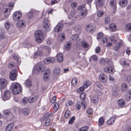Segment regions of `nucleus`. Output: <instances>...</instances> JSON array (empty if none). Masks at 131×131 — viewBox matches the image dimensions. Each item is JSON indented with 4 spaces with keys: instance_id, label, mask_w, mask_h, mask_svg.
<instances>
[{
    "instance_id": "obj_1",
    "label": "nucleus",
    "mask_w": 131,
    "mask_h": 131,
    "mask_svg": "<svg viewBox=\"0 0 131 131\" xmlns=\"http://www.w3.org/2000/svg\"><path fill=\"white\" fill-rule=\"evenodd\" d=\"M10 87L12 89V92L14 94H17L20 93L22 90L21 85L17 82L12 83Z\"/></svg>"
},
{
    "instance_id": "obj_2",
    "label": "nucleus",
    "mask_w": 131,
    "mask_h": 131,
    "mask_svg": "<svg viewBox=\"0 0 131 131\" xmlns=\"http://www.w3.org/2000/svg\"><path fill=\"white\" fill-rule=\"evenodd\" d=\"M45 68V67L44 64L41 62L38 63L34 67L32 73L34 74L39 73V71H43Z\"/></svg>"
},
{
    "instance_id": "obj_3",
    "label": "nucleus",
    "mask_w": 131,
    "mask_h": 131,
    "mask_svg": "<svg viewBox=\"0 0 131 131\" xmlns=\"http://www.w3.org/2000/svg\"><path fill=\"white\" fill-rule=\"evenodd\" d=\"M85 6L84 5H83L78 7V9L80 10L79 14L80 20L84 18L87 14L86 9Z\"/></svg>"
},
{
    "instance_id": "obj_4",
    "label": "nucleus",
    "mask_w": 131,
    "mask_h": 131,
    "mask_svg": "<svg viewBox=\"0 0 131 131\" xmlns=\"http://www.w3.org/2000/svg\"><path fill=\"white\" fill-rule=\"evenodd\" d=\"M36 41L38 43H41L43 41L44 37L42 32L40 30L36 31L35 34Z\"/></svg>"
},
{
    "instance_id": "obj_5",
    "label": "nucleus",
    "mask_w": 131,
    "mask_h": 131,
    "mask_svg": "<svg viewBox=\"0 0 131 131\" xmlns=\"http://www.w3.org/2000/svg\"><path fill=\"white\" fill-rule=\"evenodd\" d=\"M11 12V10L9 8H6L4 10L2 15V18L1 21L5 20L8 18V16L10 14Z\"/></svg>"
},
{
    "instance_id": "obj_6",
    "label": "nucleus",
    "mask_w": 131,
    "mask_h": 131,
    "mask_svg": "<svg viewBox=\"0 0 131 131\" xmlns=\"http://www.w3.org/2000/svg\"><path fill=\"white\" fill-rule=\"evenodd\" d=\"M50 21L47 18H45L44 19L43 25L45 31H47L50 30Z\"/></svg>"
},
{
    "instance_id": "obj_7",
    "label": "nucleus",
    "mask_w": 131,
    "mask_h": 131,
    "mask_svg": "<svg viewBox=\"0 0 131 131\" xmlns=\"http://www.w3.org/2000/svg\"><path fill=\"white\" fill-rule=\"evenodd\" d=\"M17 76V70L15 69L12 70L10 72L9 77L10 79L13 81H15Z\"/></svg>"
},
{
    "instance_id": "obj_8",
    "label": "nucleus",
    "mask_w": 131,
    "mask_h": 131,
    "mask_svg": "<svg viewBox=\"0 0 131 131\" xmlns=\"http://www.w3.org/2000/svg\"><path fill=\"white\" fill-rule=\"evenodd\" d=\"M95 26L92 24H90L85 26V30L88 32H93L95 30Z\"/></svg>"
},
{
    "instance_id": "obj_9",
    "label": "nucleus",
    "mask_w": 131,
    "mask_h": 131,
    "mask_svg": "<svg viewBox=\"0 0 131 131\" xmlns=\"http://www.w3.org/2000/svg\"><path fill=\"white\" fill-rule=\"evenodd\" d=\"M50 74V72L49 69H46L45 71L43 76V80L44 81H47L49 80Z\"/></svg>"
},
{
    "instance_id": "obj_10",
    "label": "nucleus",
    "mask_w": 131,
    "mask_h": 131,
    "mask_svg": "<svg viewBox=\"0 0 131 131\" xmlns=\"http://www.w3.org/2000/svg\"><path fill=\"white\" fill-rule=\"evenodd\" d=\"M50 115H44L43 117L41 119V121H45V125L46 126H48L50 122V119L48 118Z\"/></svg>"
},
{
    "instance_id": "obj_11",
    "label": "nucleus",
    "mask_w": 131,
    "mask_h": 131,
    "mask_svg": "<svg viewBox=\"0 0 131 131\" xmlns=\"http://www.w3.org/2000/svg\"><path fill=\"white\" fill-rule=\"evenodd\" d=\"M22 17V14L21 12L16 11L14 13L13 16V19L15 21H18Z\"/></svg>"
},
{
    "instance_id": "obj_12",
    "label": "nucleus",
    "mask_w": 131,
    "mask_h": 131,
    "mask_svg": "<svg viewBox=\"0 0 131 131\" xmlns=\"http://www.w3.org/2000/svg\"><path fill=\"white\" fill-rule=\"evenodd\" d=\"M7 84V80L4 78H1L0 80V88L1 89H4Z\"/></svg>"
},
{
    "instance_id": "obj_13",
    "label": "nucleus",
    "mask_w": 131,
    "mask_h": 131,
    "mask_svg": "<svg viewBox=\"0 0 131 131\" xmlns=\"http://www.w3.org/2000/svg\"><path fill=\"white\" fill-rule=\"evenodd\" d=\"M26 23L25 21L22 19L18 21L16 23L17 27L20 28H24L26 25Z\"/></svg>"
},
{
    "instance_id": "obj_14",
    "label": "nucleus",
    "mask_w": 131,
    "mask_h": 131,
    "mask_svg": "<svg viewBox=\"0 0 131 131\" xmlns=\"http://www.w3.org/2000/svg\"><path fill=\"white\" fill-rule=\"evenodd\" d=\"M38 11L36 10H33L29 12L27 14V16L29 19H31L35 15L37 14Z\"/></svg>"
},
{
    "instance_id": "obj_15",
    "label": "nucleus",
    "mask_w": 131,
    "mask_h": 131,
    "mask_svg": "<svg viewBox=\"0 0 131 131\" xmlns=\"http://www.w3.org/2000/svg\"><path fill=\"white\" fill-rule=\"evenodd\" d=\"M80 98L82 100V104L84 109H85L86 106V104L84 100L85 99L86 94L85 93H82L80 95Z\"/></svg>"
},
{
    "instance_id": "obj_16",
    "label": "nucleus",
    "mask_w": 131,
    "mask_h": 131,
    "mask_svg": "<svg viewBox=\"0 0 131 131\" xmlns=\"http://www.w3.org/2000/svg\"><path fill=\"white\" fill-rule=\"evenodd\" d=\"M10 92L8 90H7L5 92L3 96H2L3 100L4 101L8 100L10 99Z\"/></svg>"
},
{
    "instance_id": "obj_17",
    "label": "nucleus",
    "mask_w": 131,
    "mask_h": 131,
    "mask_svg": "<svg viewBox=\"0 0 131 131\" xmlns=\"http://www.w3.org/2000/svg\"><path fill=\"white\" fill-rule=\"evenodd\" d=\"M100 81L103 83H106L107 80V78L106 75L103 74L100 75L99 77Z\"/></svg>"
},
{
    "instance_id": "obj_18",
    "label": "nucleus",
    "mask_w": 131,
    "mask_h": 131,
    "mask_svg": "<svg viewBox=\"0 0 131 131\" xmlns=\"http://www.w3.org/2000/svg\"><path fill=\"white\" fill-rule=\"evenodd\" d=\"M63 27V25L62 23H58L54 28V31L56 32H59L61 30Z\"/></svg>"
},
{
    "instance_id": "obj_19",
    "label": "nucleus",
    "mask_w": 131,
    "mask_h": 131,
    "mask_svg": "<svg viewBox=\"0 0 131 131\" xmlns=\"http://www.w3.org/2000/svg\"><path fill=\"white\" fill-rule=\"evenodd\" d=\"M110 5L111 6V7L113 9V13H114L116 11V2L115 0L111 1L110 3Z\"/></svg>"
},
{
    "instance_id": "obj_20",
    "label": "nucleus",
    "mask_w": 131,
    "mask_h": 131,
    "mask_svg": "<svg viewBox=\"0 0 131 131\" xmlns=\"http://www.w3.org/2000/svg\"><path fill=\"white\" fill-rule=\"evenodd\" d=\"M117 117V116L116 115H114L111 117L107 121V124L110 125L113 124L114 123Z\"/></svg>"
},
{
    "instance_id": "obj_21",
    "label": "nucleus",
    "mask_w": 131,
    "mask_h": 131,
    "mask_svg": "<svg viewBox=\"0 0 131 131\" xmlns=\"http://www.w3.org/2000/svg\"><path fill=\"white\" fill-rule=\"evenodd\" d=\"M114 71V68L112 67H106L104 69V71L106 73H112Z\"/></svg>"
},
{
    "instance_id": "obj_22",
    "label": "nucleus",
    "mask_w": 131,
    "mask_h": 131,
    "mask_svg": "<svg viewBox=\"0 0 131 131\" xmlns=\"http://www.w3.org/2000/svg\"><path fill=\"white\" fill-rule=\"evenodd\" d=\"M118 106L121 108H122L125 104V102L124 100L121 99L118 100L117 101Z\"/></svg>"
},
{
    "instance_id": "obj_23",
    "label": "nucleus",
    "mask_w": 131,
    "mask_h": 131,
    "mask_svg": "<svg viewBox=\"0 0 131 131\" xmlns=\"http://www.w3.org/2000/svg\"><path fill=\"white\" fill-rule=\"evenodd\" d=\"M128 3L127 0H120L119 2V4L122 7H124L126 6Z\"/></svg>"
},
{
    "instance_id": "obj_24",
    "label": "nucleus",
    "mask_w": 131,
    "mask_h": 131,
    "mask_svg": "<svg viewBox=\"0 0 131 131\" xmlns=\"http://www.w3.org/2000/svg\"><path fill=\"white\" fill-rule=\"evenodd\" d=\"M78 82V79L75 77L72 78L71 82V84L72 87H76Z\"/></svg>"
},
{
    "instance_id": "obj_25",
    "label": "nucleus",
    "mask_w": 131,
    "mask_h": 131,
    "mask_svg": "<svg viewBox=\"0 0 131 131\" xmlns=\"http://www.w3.org/2000/svg\"><path fill=\"white\" fill-rule=\"evenodd\" d=\"M57 61L59 62H61L63 61V55L62 53H59L57 56Z\"/></svg>"
},
{
    "instance_id": "obj_26",
    "label": "nucleus",
    "mask_w": 131,
    "mask_h": 131,
    "mask_svg": "<svg viewBox=\"0 0 131 131\" xmlns=\"http://www.w3.org/2000/svg\"><path fill=\"white\" fill-rule=\"evenodd\" d=\"M125 99L127 101H130L131 99V90L128 91L126 93Z\"/></svg>"
},
{
    "instance_id": "obj_27",
    "label": "nucleus",
    "mask_w": 131,
    "mask_h": 131,
    "mask_svg": "<svg viewBox=\"0 0 131 131\" xmlns=\"http://www.w3.org/2000/svg\"><path fill=\"white\" fill-rule=\"evenodd\" d=\"M37 98L36 96H31L28 99V101L29 103H32L35 102Z\"/></svg>"
},
{
    "instance_id": "obj_28",
    "label": "nucleus",
    "mask_w": 131,
    "mask_h": 131,
    "mask_svg": "<svg viewBox=\"0 0 131 131\" xmlns=\"http://www.w3.org/2000/svg\"><path fill=\"white\" fill-rule=\"evenodd\" d=\"M122 43L121 42H118L114 47V50L115 51H118L122 46Z\"/></svg>"
},
{
    "instance_id": "obj_29",
    "label": "nucleus",
    "mask_w": 131,
    "mask_h": 131,
    "mask_svg": "<svg viewBox=\"0 0 131 131\" xmlns=\"http://www.w3.org/2000/svg\"><path fill=\"white\" fill-rule=\"evenodd\" d=\"M99 100V99L96 95H94L91 98V101L94 103H96Z\"/></svg>"
},
{
    "instance_id": "obj_30",
    "label": "nucleus",
    "mask_w": 131,
    "mask_h": 131,
    "mask_svg": "<svg viewBox=\"0 0 131 131\" xmlns=\"http://www.w3.org/2000/svg\"><path fill=\"white\" fill-rule=\"evenodd\" d=\"M14 123H12L8 124L7 126L6 130V131H10L11 130L12 128L14 126Z\"/></svg>"
},
{
    "instance_id": "obj_31",
    "label": "nucleus",
    "mask_w": 131,
    "mask_h": 131,
    "mask_svg": "<svg viewBox=\"0 0 131 131\" xmlns=\"http://www.w3.org/2000/svg\"><path fill=\"white\" fill-rule=\"evenodd\" d=\"M128 89L127 84L125 83L122 84V85L121 90L122 91L124 92L126 90Z\"/></svg>"
},
{
    "instance_id": "obj_32",
    "label": "nucleus",
    "mask_w": 131,
    "mask_h": 131,
    "mask_svg": "<svg viewBox=\"0 0 131 131\" xmlns=\"http://www.w3.org/2000/svg\"><path fill=\"white\" fill-rule=\"evenodd\" d=\"M65 39V34L64 33L59 34L58 35V39H61V41L64 40Z\"/></svg>"
},
{
    "instance_id": "obj_33",
    "label": "nucleus",
    "mask_w": 131,
    "mask_h": 131,
    "mask_svg": "<svg viewBox=\"0 0 131 131\" xmlns=\"http://www.w3.org/2000/svg\"><path fill=\"white\" fill-rule=\"evenodd\" d=\"M91 84V82L89 80H86L84 82L83 86L85 88H87L88 86Z\"/></svg>"
},
{
    "instance_id": "obj_34",
    "label": "nucleus",
    "mask_w": 131,
    "mask_h": 131,
    "mask_svg": "<svg viewBox=\"0 0 131 131\" xmlns=\"http://www.w3.org/2000/svg\"><path fill=\"white\" fill-rule=\"evenodd\" d=\"M72 42L70 41H68L67 44L65 45V48L67 50H69L70 48Z\"/></svg>"
},
{
    "instance_id": "obj_35",
    "label": "nucleus",
    "mask_w": 131,
    "mask_h": 131,
    "mask_svg": "<svg viewBox=\"0 0 131 131\" xmlns=\"http://www.w3.org/2000/svg\"><path fill=\"white\" fill-rule=\"evenodd\" d=\"M103 2L102 0H97L96 3V7L97 6L99 7H102L103 6Z\"/></svg>"
},
{
    "instance_id": "obj_36",
    "label": "nucleus",
    "mask_w": 131,
    "mask_h": 131,
    "mask_svg": "<svg viewBox=\"0 0 131 131\" xmlns=\"http://www.w3.org/2000/svg\"><path fill=\"white\" fill-rule=\"evenodd\" d=\"M125 29L127 31H130L131 30V23H128L125 25Z\"/></svg>"
},
{
    "instance_id": "obj_37",
    "label": "nucleus",
    "mask_w": 131,
    "mask_h": 131,
    "mask_svg": "<svg viewBox=\"0 0 131 131\" xmlns=\"http://www.w3.org/2000/svg\"><path fill=\"white\" fill-rule=\"evenodd\" d=\"M109 28L110 29L113 31H115L116 29V27L113 24H112L109 25Z\"/></svg>"
},
{
    "instance_id": "obj_38",
    "label": "nucleus",
    "mask_w": 131,
    "mask_h": 131,
    "mask_svg": "<svg viewBox=\"0 0 131 131\" xmlns=\"http://www.w3.org/2000/svg\"><path fill=\"white\" fill-rule=\"evenodd\" d=\"M116 88L117 89L115 91V90H114L113 92V94L114 96L116 97H118L119 96V93L118 91L119 87H116Z\"/></svg>"
},
{
    "instance_id": "obj_39",
    "label": "nucleus",
    "mask_w": 131,
    "mask_h": 131,
    "mask_svg": "<svg viewBox=\"0 0 131 131\" xmlns=\"http://www.w3.org/2000/svg\"><path fill=\"white\" fill-rule=\"evenodd\" d=\"M27 86L29 87L31 85V82L30 79H27L24 83Z\"/></svg>"
},
{
    "instance_id": "obj_40",
    "label": "nucleus",
    "mask_w": 131,
    "mask_h": 131,
    "mask_svg": "<svg viewBox=\"0 0 131 131\" xmlns=\"http://www.w3.org/2000/svg\"><path fill=\"white\" fill-rule=\"evenodd\" d=\"M79 36V35L78 34H74L71 36L70 39L72 40L75 41L78 38Z\"/></svg>"
},
{
    "instance_id": "obj_41",
    "label": "nucleus",
    "mask_w": 131,
    "mask_h": 131,
    "mask_svg": "<svg viewBox=\"0 0 131 131\" xmlns=\"http://www.w3.org/2000/svg\"><path fill=\"white\" fill-rule=\"evenodd\" d=\"M81 45L82 47L85 48H88L89 47L88 44L84 41H82Z\"/></svg>"
},
{
    "instance_id": "obj_42",
    "label": "nucleus",
    "mask_w": 131,
    "mask_h": 131,
    "mask_svg": "<svg viewBox=\"0 0 131 131\" xmlns=\"http://www.w3.org/2000/svg\"><path fill=\"white\" fill-rule=\"evenodd\" d=\"M60 71V70L59 68L58 67L56 68L54 70L53 73L55 75H57L59 74Z\"/></svg>"
},
{
    "instance_id": "obj_43",
    "label": "nucleus",
    "mask_w": 131,
    "mask_h": 131,
    "mask_svg": "<svg viewBox=\"0 0 131 131\" xmlns=\"http://www.w3.org/2000/svg\"><path fill=\"white\" fill-rule=\"evenodd\" d=\"M41 52L39 51H37L36 52H35L33 56V57L34 58H36L39 56H41Z\"/></svg>"
},
{
    "instance_id": "obj_44",
    "label": "nucleus",
    "mask_w": 131,
    "mask_h": 131,
    "mask_svg": "<svg viewBox=\"0 0 131 131\" xmlns=\"http://www.w3.org/2000/svg\"><path fill=\"white\" fill-rule=\"evenodd\" d=\"M73 103L74 102L72 101L69 100L66 102V105L67 107H69L72 105Z\"/></svg>"
},
{
    "instance_id": "obj_45",
    "label": "nucleus",
    "mask_w": 131,
    "mask_h": 131,
    "mask_svg": "<svg viewBox=\"0 0 131 131\" xmlns=\"http://www.w3.org/2000/svg\"><path fill=\"white\" fill-rule=\"evenodd\" d=\"M110 18L109 16L106 17L105 18V23L106 24H108L110 23Z\"/></svg>"
},
{
    "instance_id": "obj_46",
    "label": "nucleus",
    "mask_w": 131,
    "mask_h": 131,
    "mask_svg": "<svg viewBox=\"0 0 131 131\" xmlns=\"http://www.w3.org/2000/svg\"><path fill=\"white\" fill-rule=\"evenodd\" d=\"M89 129V127L87 126H85L80 128L79 131H87Z\"/></svg>"
},
{
    "instance_id": "obj_47",
    "label": "nucleus",
    "mask_w": 131,
    "mask_h": 131,
    "mask_svg": "<svg viewBox=\"0 0 131 131\" xmlns=\"http://www.w3.org/2000/svg\"><path fill=\"white\" fill-rule=\"evenodd\" d=\"M10 26V23L8 22H7L5 24V28L7 30H8L9 29Z\"/></svg>"
},
{
    "instance_id": "obj_48",
    "label": "nucleus",
    "mask_w": 131,
    "mask_h": 131,
    "mask_svg": "<svg viewBox=\"0 0 131 131\" xmlns=\"http://www.w3.org/2000/svg\"><path fill=\"white\" fill-rule=\"evenodd\" d=\"M95 84L96 86L101 89V90L103 89V87L101 85L99 82H96L95 83Z\"/></svg>"
},
{
    "instance_id": "obj_49",
    "label": "nucleus",
    "mask_w": 131,
    "mask_h": 131,
    "mask_svg": "<svg viewBox=\"0 0 131 131\" xmlns=\"http://www.w3.org/2000/svg\"><path fill=\"white\" fill-rule=\"evenodd\" d=\"M75 11L74 10H71L69 17V18H72L74 16L75 14Z\"/></svg>"
},
{
    "instance_id": "obj_50",
    "label": "nucleus",
    "mask_w": 131,
    "mask_h": 131,
    "mask_svg": "<svg viewBox=\"0 0 131 131\" xmlns=\"http://www.w3.org/2000/svg\"><path fill=\"white\" fill-rule=\"evenodd\" d=\"M82 104V103H81L80 101H79L78 102L77 104L76 105V108L77 110H80Z\"/></svg>"
},
{
    "instance_id": "obj_51",
    "label": "nucleus",
    "mask_w": 131,
    "mask_h": 131,
    "mask_svg": "<svg viewBox=\"0 0 131 131\" xmlns=\"http://www.w3.org/2000/svg\"><path fill=\"white\" fill-rule=\"evenodd\" d=\"M59 107V104L58 103H56L54 107V111L55 112H56Z\"/></svg>"
},
{
    "instance_id": "obj_52",
    "label": "nucleus",
    "mask_w": 131,
    "mask_h": 131,
    "mask_svg": "<svg viewBox=\"0 0 131 131\" xmlns=\"http://www.w3.org/2000/svg\"><path fill=\"white\" fill-rule=\"evenodd\" d=\"M106 61L107 63V65L109 66L112 67L113 65V63H112L110 59H106Z\"/></svg>"
},
{
    "instance_id": "obj_53",
    "label": "nucleus",
    "mask_w": 131,
    "mask_h": 131,
    "mask_svg": "<svg viewBox=\"0 0 131 131\" xmlns=\"http://www.w3.org/2000/svg\"><path fill=\"white\" fill-rule=\"evenodd\" d=\"M22 112L24 115H27L28 114L29 111L27 109L24 108L22 110Z\"/></svg>"
},
{
    "instance_id": "obj_54",
    "label": "nucleus",
    "mask_w": 131,
    "mask_h": 131,
    "mask_svg": "<svg viewBox=\"0 0 131 131\" xmlns=\"http://www.w3.org/2000/svg\"><path fill=\"white\" fill-rule=\"evenodd\" d=\"M99 122L100 125H102L104 123V120L103 118L102 117L100 118L99 120Z\"/></svg>"
},
{
    "instance_id": "obj_55",
    "label": "nucleus",
    "mask_w": 131,
    "mask_h": 131,
    "mask_svg": "<svg viewBox=\"0 0 131 131\" xmlns=\"http://www.w3.org/2000/svg\"><path fill=\"white\" fill-rule=\"evenodd\" d=\"M103 36V34L102 32H99L97 36V39H100Z\"/></svg>"
},
{
    "instance_id": "obj_56",
    "label": "nucleus",
    "mask_w": 131,
    "mask_h": 131,
    "mask_svg": "<svg viewBox=\"0 0 131 131\" xmlns=\"http://www.w3.org/2000/svg\"><path fill=\"white\" fill-rule=\"evenodd\" d=\"M90 59L93 61H96L97 59V57L95 55H94L91 56Z\"/></svg>"
},
{
    "instance_id": "obj_57",
    "label": "nucleus",
    "mask_w": 131,
    "mask_h": 131,
    "mask_svg": "<svg viewBox=\"0 0 131 131\" xmlns=\"http://www.w3.org/2000/svg\"><path fill=\"white\" fill-rule=\"evenodd\" d=\"M44 62L46 64H48L50 63V58H46L44 60Z\"/></svg>"
},
{
    "instance_id": "obj_58",
    "label": "nucleus",
    "mask_w": 131,
    "mask_h": 131,
    "mask_svg": "<svg viewBox=\"0 0 131 131\" xmlns=\"http://www.w3.org/2000/svg\"><path fill=\"white\" fill-rule=\"evenodd\" d=\"M14 3L12 2L9 3L8 4V6L9 7V8L10 10H11L13 8V7L14 6Z\"/></svg>"
},
{
    "instance_id": "obj_59",
    "label": "nucleus",
    "mask_w": 131,
    "mask_h": 131,
    "mask_svg": "<svg viewBox=\"0 0 131 131\" xmlns=\"http://www.w3.org/2000/svg\"><path fill=\"white\" fill-rule=\"evenodd\" d=\"M75 119L74 117H72L69 120L68 122V123L69 124H72L74 122V121Z\"/></svg>"
},
{
    "instance_id": "obj_60",
    "label": "nucleus",
    "mask_w": 131,
    "mask_h": 131,
    "mask_svg": "<svg viewBox=\"0 0 131 131\" xmlns=\"http://www.w3.org/2000/svg\"><path fill=\"white\" fill-rule=\"evenodd\" d=\"M42 48L44 49L47 50L48 51H49L51 50V48L50 47L47 46H43Z\"/></svg>"
},
{
    "instance_id": "obj_61",
    "label": "nucleus",
    "mask_w": 131,
    "mask_h": 131,
    "mask_svg": "<svg viewBox=\"0 0 131 131\" xmlns=\"http://www.w3.org/2000/svg\"><path fill=\"white\" fill-rule=\"evenodd\" d=\"M104 13L102 11H99L97 14V15L98 17H101L103 15Z\"/></svg>"
},
{
    "instance_id": "obj_62",
    "label": "nucleus",
    "mask_w": 131,
    "mask_h": 131,
    "mask_svg": "<svg viewBox=\"0 0 131 131\" xmlns=\"http://www.w3.org/2000/svg\"><path fill=\"white\" fill-rule=\"evenodd\" d=\"M86 112L88 114H92L93 111L92 109L90 108L87 110Z\"/></svg>"
},
{
    "instance_id": "obj_63",
    "label": "nucleus",
    "mask_w": 131,
    "mask_h": 131,
    "mask_svg": "<svg viewBox=\"0 0 131 131\" xmlns=\"http://www.w3.org/2000/svg\"><path fill=\"white\" fill-rule=\"evenodd\" d=\"M56 98L55 96H54L51 100L50 102L52 103H55L56 101Z\"/></svg>"
},
{
    "instance_id": "obj_64",
    "label": "nucleus",
    "mask_w": 131,
    "mask_h": 131,
    "mask_svg": "<svg viewBox=\"0 0 131 131\" xmlns=\"http://www.w3.org/2000/svg\"><path fill=\"white\" fill-rule=\"evenodd\" d=\"M3 113L5 115H9L10 114V111L8 110H5L3 111Z\"/></svg>"
}]
</instances>
